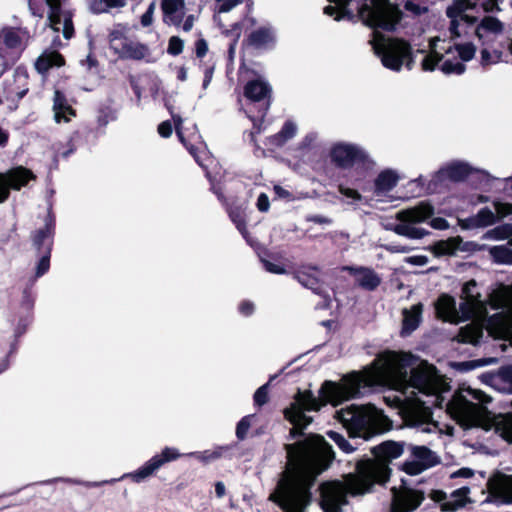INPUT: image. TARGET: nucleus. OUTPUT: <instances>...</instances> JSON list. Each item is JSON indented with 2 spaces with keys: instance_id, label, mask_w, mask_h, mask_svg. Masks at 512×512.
I'll use <instances>...</instances> for the list:
<instances>
[{
  "instance_id": "nucleus-1",
  "label": "nucleus",
  "mask_w": 512,
  "mask_h": 512,
  "mask_svg": "<svg viewBox=\"0 0 512 512\" xmlns=\"http://www.w3.org/2000/svg\"><path fill=\"white\" fill-rule=\"evenodd\" d=\"M382 385L407 394V400L421 394L428 398L416 397L406 410L405 421L422 433H438L440 428L432 420L430 406L441 407L443 393L450 388L446 379L439 375L434 366L427 362L417 363L410 353L386 351L380 354L362 373L353 372L344 376L339 383L326 381L316 398L310 391H299L290 406L284 409L285 418L293 425L291 435L296 436L306 428L312 418L308 411H318L327 403L337 406L358 395L362 386Z\"/></svg>"
},
{
  "instance_id": "nucleus-2",
  "label": "nucleus",
  "mask_w": 512,
  "mask_h": 512,
  "mask_svg": "<svg viewBox=\"0 0 512 512\" xmlns=\"http://www.w3.org/2000/svg\"><path fill=\"white\" fill-rule=\"evenodd\" d=\"M287 465L276 490L269 499L284 512H305L311 503L310 488L316 477L334 459L331 446L320 435L286 445Z\"/></svg>"
},
{
  "instance_id": "nucleus-3",
  "label": "nucleus",
  "mask_w": 512,
  "mask_h": 512,
  "mask_svg": "<svg viewBox=\"0 0 512 512\" xmlns=\"http://www.w3.org/2000/svg\"><path fill=\"white\" fill-rule=\"evenodd\" d=\"M404 448L401 443L387 441L373 448L374 460H361L354 473H349L344 480L327 482L321 485L320 505L324 512H342L348 504L347 494L362 496L372 491L375 484H382L389 478V462L399 458Z\"/></svg>"
},
{
  "instance_id": "nucleus-4",
  "label": "nucleus",
  "mask_w": 512,
  "mask_h": 512,
  "mask_svg": "<svg viewBox=\"0 0 512 512\" xmlns=\"http://www.w3.org/2000/svg\"><path fill=\"white\" fill-rule=\"evenodd\" d=\"M490 400L481 390L460 387L447 403V412L464 428L494 430L505 441L512 443V414L492 416L485 407Z\"/></svg>"
},
{
  "instance_id": "nucleus-5",
  "label": "nucleus",
  "mask_w": 512,
  "mask_h": 512,
  "mask_svg": "<svg viewBox=\"0 0 512 512\" xmlns=\"http://www.w3.org/2000/svg\"><path fill=\"white\" fill-rule=\"evenodd\" d=\"M474 45L468 43L452 46L444 40L433 38L429 43V53L422 61V69L433 71L440 64L445 74H462L465 71L463 62L471 60L475 55Z\"/></svg>"
},
{
  "instance_id": "nucleus-6",
  "label": "nucleus",
  "mask_w": 512,
  "mask_h": 512,
  "mask_svg": "<svg viewBox=\"0 0 512 512\" xmlns=\"http://www.w3.org/2000/svg\"><path fill=\"white\" fill-rule=\"evenodd\" d=\"M337 419L350 436L369 439L377 433L390 429V420L372 405L350 406L336 412Z\"/></svg>"
},
{
  "instance_id": "nucleus-7",
  "label": "nucleus",
  "mask_w": 512,
  "mask_h": 512,
  "mask_svg": "<svg viewBox=\"0 0 512 512\" xmlns=\"http://www.w3.org/2000/svg\"><path fill=\"white\" fill-rule=\"evenodd\" d=\"M476 282L468 281L462 294L464 302L460 305V311L464 318H472L471 324L461 328L458 340L463 343L476 344L483 334V322L487 316L486 303L480 299V294L475 291Z\"/></svg>"
},
{
  "instance_id": "nucleus-8",
  "label": "nucleus",
  "mask_w": 512,
  "mask_h": 512,
  "mask_svg": "<svg viewBox=\"0 0 512 512\" xmlns=\"http://www.w3.org/2000/svg\"><path fill=\"white\" fill-rule=\"evenodd\" d=\"M370 44L384 67L400 71L402 67L411 69L413 55L410 44L401 39L386 38L378 32L373 33Z\"/></svg>"
},
{
  "instance_id": "nucleus-9",
  "label": "nucleus",
  "mask_w": 512,
  "mask_h": 512,
  "mask_svg": "<svg viewBox=\"0 0 512 512\" xmlns=\"http://www.w3.org/2000/svg\"><path fill=\"white\" fill-rule=\"evenodd\" d=\"M480 7L484 12L500 11L497 0H458L446 10L450 19L449 30L453 36L460 37L468 34V28L477 23V18L469 14V11Z\"/></svg>"
},
{
  "instance_id": "nucleus-10",
  "label": "nucleus",
  "mask_w": 512,
  "mask_h": 512,
  "mask_svg": "<svg viewBox=\"0 0 512 512\" xmlns=\"http://www.w3.org/2000/svg\"><path fill=\"white\" fill-rule=\"evenodd\" d=\"M489 304L505 313L500 320L488 322L489 333L495 338L508 340L512 345V285H501L495 289L489 296Z\"/></svg>"
},
{
  "instance_id": "nucleus-11",
  "label": "nucleus",
  "mask_w": 512,
  "mask_h": 512,
  "mask_svg": "<svg viewBox=\"0 0 512 512\" xmlns=\"http://www.w3.org/2000/svg\"><path fill=\"white\" fill-rule=\"evenodd\" d=\"M362 22L371 28L393 29L401 18V11L390 0H371L359 9Z\"/></svg>"
},
{
  "instance_id": "nucleus-12",
  "label": "nucleus",
  "mask_w": 512,
  "mask_h": 512,
  "mask_svg": "<svg viewBox=\"0 0 512 512\" xmlns=\"http://www.w3.org/2000/svg\"><path fill=\"white\" fill-rule=\"evenodd\" d=\"M434 213L432 205L427 202H421L419 205L398 211L396 219L399 221L392 230L400 236L410 239H421L428 234V232L416 224L424 222L430 218Z\"/></svg>"
},
{
  "instance_id": "nucleus-13",
  "label": "nucleus",
  "mask_w": 512,
  "mask_h": 512,
  "mask_svg": "<svg viewBox=\"0 0 512 512\" xmlns=\"http://www.w3.org/2000/svg\"><path fill=\"white\" fill-rule=\"evenodd\" d=\"M332 161L339 167L348 168L355 164L371 166L367 153L360 147L349 143L334 144L330 151Z\"/></svg>"
},
{
  "instance_id": "nucleus-14",
  "label": "nucleus",
  "mask_w": 512,
  "mask_h": 512,
  "mask_svg": "<svg viewBox=\"0 0 512 512\" xmlns=\"http://www.w3.org/2000/svg\"><path fill=\"white\" fill-rule=\"evenodd\" d=\"M163 22L167 25L182 27L189 32L195 22L194 15H186L185 0H161Z\"/></svg>"
},
{
  "instance_id": "nucleus-15",
  "label": "nucleus",
  "mask_w": 512,
  "mask_h": 512,
  "mask_svg": "<svg viewBox=\"0 0 512 512\" xmlns=\"http://www.w3.org/2000/svg\"><path fill=\"white\" fill-rule=\"evenodd\" d=\"M110 46L121 58L141 60L149 55V48L146 45L121 38L117 32L111 33Z\"/></svg>"
},
{
  "instance_id": "nucleus-16",
  "label": "nucleus",
  "mask_w": 512,
  "mask_h": 512,
  "mask_svg": "<svg viewBox=\"0 0 512 512\" xmlns=\"http://www.w3.org/2000/svg\"><path fill=\"white\" fill-rule=\"evenodd\" d=\"M34 178L32 171L22 166L11 169L5 174H0V203L8 198L10 189L19 190Z\"/></svg>"
},
{
  "instance_id": "nucleus-17",
  "label": "nucleus",
  "mask_w": 512,
  "mask_h": 512,
  "mask_svg": "<svg viewBox=\"0 0 512 512\" xmlns=\"http://www.w3.org/2000/svg\"><path fill=\"white\" fill-rule=\"evenodd\" d=\"M489 497L485 502L512 504V475L497 473L487 483Z\"/></svg>"
},
{
  "instance_id": "nucleus-18",
  "label": "nucleus",
  "mask_w": 512,
  "mask_h": 512,
  "mask_svg": "<svg viewBox=\"0 0 512 512\" xmlns=\"http://www.w3.org/2000/svg\"><path fill=\"white\" fill-rule=\"evenodd\" d=\"M392 493V512H412L424 499L423 493L408 488H393Z\"/></svg>"
},
{
  "instance_id": "nucleus-19",
  "label": "nucleus",
  "mask_w": 512,
  "mask_h": 512,
  "mask_svg": "<svg viewBox=\"0 0 512 512\" xmlns=\"http://www.w3.org/2000/svg\"><path fill=\"white\" fill-rule=\"evenodd\" d=\"M469 493L470 489L468 487H461L449 495L441 490H434L431 492L430 497L435 502L441 504L443 511H456L470 502Z\"/></svg>"
},
{
  "instance_id": "nucleus-20",
  "label": "nucleus",
  "mask_w": 512,
  "mask_h": 512,
  "mask_svg": "<svg viewBox=\"0 0 512 512\" xmlns=\"http://www.w3.org/2000/svg\"><path fill=\"white\" fill-rule=\"evenodd\" d=\"M473 30L479 39L489 36H499L505 30V24L494 16H485L478 24L468 28V32Z\"/></svg>"
},
{
  "instance_id": "nucleus-21",
  "label": "nucleus",
  "mask_w": 512,
  "mask_h": 512,
  "mask_svg": "<svg viewBox=\"0 0 512 512\" xmlns=\"http://www.w3.org/2000/svg\"><path fill=\"white\" fill-rule=\"evenodd\" d=\"M423 305L421 303L414 304L410 308H405L402 311V329L401 335H410L416 330L422 320Z\"/></svg>"
},
{
  "instance_id": "nucleus-22",
  "label": "nucleus",
  "mask_w": 512,
  "mask_h": 512,
  "mask_svg": "<svg viewBox=\"0 0 512 512\" xmlns=\"http://www.w3.org/2000/svg\"><path fill=\"white\" fill-rule=\"evenodd\" d=\"M355 276L357 284L366 290H374L381 283V278L369 268L343 267Z\"/></svg>"
},
{
  "instance_id": "nucleus-23",
  "label": "nucleus",
  "mask_w": 512,
  "mask_h": 512,
  "mask_svg": "<svg viewBox=\"0 0 512 512\" xmlns=\"http://www.w3.org/2000/svg\"><path fill=\"white\" fill-rule=\"evenodd\" d=\"M470 173L471 168L467 164L455 162L439 170V172L434 177V181L438 182L442 181L443 179L460 181L467 177Z\"/></svg>"
},
{
  "instance_id": "nucleus-24",
  "label": "nucleus",
  "mask_w": 512,
  "mask_h": 512,
  "mask_svg": "<svg viewBox=\"0 0 512 512\" xmlns=\"http://www.w3.org/2000/svg\"><path fill=\"white\" fill-rule=\"evenodd\" d=\"M53 112L57 123H67L75 116V111L67 104L65 97L59 91H55L54 94Z\"/></svg>"
},
{
  "instance_id": "nucleus-25",
  "label": "nucleus",
  "mask_w": 512,
  "mask_h": 512,
  "mask_svg": "<svg viewBox=\"0 0 512 512\" xmlns=\"http://www.w3.org/2000/svg\"><path fill=\"white\" fill-rule=\"evenodd\" d=\"M496 221L495 214L488 208L481 209L475 216L460 220V226L465 229L486 227L494 224Z\"/></svg>"
},
{
  "instance_id": "nucleus-26",
  "label": "nucleus",
  "mask_w": 512,
  "mask_h": 512,
  "mask_svg": "<svg viewBox=\"0 0 512 512\" xmlns=\"http://www.w3.org/2000/svg\"><path fill=\"white\" fill-rule=\"evenodd\" d=\"M436 312L437 315L445 321L457 322L459 320L455 300L448 295H442L438 299L436 303Z\"/></svg>"
},
{
  "instance_id": "nucleus-27",
  "label": "nucleus",
  "mask_w": 512,
  "mask_h": 512,
  "mask_svg": "<svg viewBox=\"0 0 512 512\" xmlns=\"http://www.w3.org/2000/svg\"><path fill=\"white\" fill-rule=\"evenodd\" d=\"M295 277L304 287L310 288L312 290L318 289L320 271L317 267L302 266L296 272Z\"/></svg>"
},
{
  "instance_id": "nucleus-28",
  "label": "nucleus",
  "mask_w": 512,
  "mask_h": 512,
  "mask_svg": "<svg viewBox=\"0 0 512 512\" xmlns=\"http://www.w3.org/2000/svg\"><path fill=\"white\" fill-rule=\"evenodd\" d=\"M64 64L61 54L56 51H45L37 59L35 67L38 72L45 73L52 67H60Z\"/></svg>"
},
{
  "instance_id": "nucleus-29",
  "label": "nucleus",
  "mask_w": 512,
  "mask_h": 512,
  "mask_svg": "<svg viewBox=\"0 0 512 512\" xmlns=\"http://www.w3.org/2000/svg\"><path fill=\"white\" fill-rule=\"evenodd\" d=\"M270 86L264 80L257 79L250 81L245 86V96L253 101H260L269 95Z\"/></svg>"
},
{
  "instance_id": "nucleus-30",
  "label": "nucleus",
  "mask_w": 512,
  "mask_h": 512,
  "mask_svg": "<svg viewBox=\"0 0 512 512\" xmlns=\"http://www.w3.org/2000/svg\"><path fill=\"white\" fill-rule=\"evenodd\" d=\"M160 468V461L155 460L152 457L138 470L130 473H126L122 478H130L135 483H140L146 478L152 476Z\"/></svg>"
},
{
  "instance_id": "nucleus-31",
  "label": "nucleus",
  "mask_w": 512,
  "mask_h": 512,
  "mask_svg": "<svg viewBox=\"0 0 512 512\" xmlns=\"http://www.w3.org/2000/svg\"><path fill=\"white\" fill-rule=\"evenodd\" d=\"M400 176L394 170L387 169L382 171L375 180V188L377 193L388 192L398 183Z\"/></svg>"
},
{
  "instance_id": "nucleus-32",
  "label": "nucleus",
  "mask_w": 512,
  "mask_h": 512,
  "mask_svg": "<svg viewBox=\"0 0 512 512\" xmlns=\"http://www.w3.org/2000/svg\"><path fill=\"white\" fill-rule=\"evenodd\" d=\"M249 41L256 48H266L275 42V33L269 27H262L251 33Z\"/></svg>"
},
{
  "instance_id": "nucleus-33",
  "label": "nucleus",
  "mask_w": 512,
  "mask_h": 512,
  "mask_svg": "<svg viewBox=\"0 0 512 512\" xmlns=\"http://www.w3.org/2000/svg\"><path fill=\"white\" fill-rule=\"evenodd\" d=\"M492 386L501 392L512 394V366L502 368L492 378Z\"/></svg>"
},
{
  "instance_id": "nucleus-34",
  "label": "nucleus",
  "mask_w": 512,
  "mask_h": 512,
  "mask_svg": "<svg viewBox=\"0 0 512 512\" xmlns=\"http://www.w3.org/2000/svg\"><path fill=\"white\" fill-rule=\"evenodd\" d=\"M460 243L461 239L458 237L441 240L432 246V251L436 256L450 255L459 248Z\"/></svg>"
},
{
  "instance_id": "nucleus-35",
  "label": "nucleus",
  "mask_w": 512,
  "mask_h": 512,
  "mask_svg": "<svg viewBox=\"0 0 512 512\" xmlns=\"http://www.w3.org/2000/svg\"><path fill=\"white\" fill-rule=\"evenodd\" d=\"M484 239L488 240H508L509 244L512 245V225L504 224L498 227H495L489 231H487L484 236Z\"/></svg>"
},
{
  "instance_id": "nucleus-36",
  "label": "nucleus",
  "mask_w": 512,
  "mask_h": 512,
  "mask_svg": "<svg viewBox=\"0 0 512 512\" xmlns=\"http://www.w3.org/2000/svg\"><path fill=\"white\" fill-rule=\"evenodd\" d=\"M489 253L494 262L504 265H512V250L505 246H493L490 248Z\"/></svg>"
},
{
  "instance_id": "nucleus-37",
  "label": "nucleus",
  "mask_w": 512,
  "mask_h": 512,
  "mask_svg": "<svg viewBox=\"0 0 512 512\" xmlns=\"http://www.w3.org/2000/svg\"><path fill=\"white\" fill-rule=\"evenodd\" d=\"M347 3L348 0H329V5L324 8V13L335 20H340L346 13Z\"/></svg>"
},
{
  "instance_id": "nucleus-38",
  "label": "nucleus",
  "mask_w": 512,
  "mask_h": 512,
  "mask_svg": "<svg viewBox=\"0 0 512 512\" xmlns=\"http://www.w3.org/2000/svg\"><path fill=\"white\" fill-rule=\"evenodd\" d=\"M412 457L422 462L426 468L435 464L433 453L425 446H413L411 448Z\"/></svg>"
},
{
  "instance_id": "nucleus-39",
  "label": "nucleus",
  "mask_w": 512,
  "mask_h": 512,
  "mask_svg": "<svg viewBox=\"0 0 512 512\" xmlns=\"http://www.w3.org/2000/svg\"><path fill=\"white\" fill-rule=\"evenodd\" d=\"M297 132V126L292 121H288L284 124L282 130L275 136L272 137V142L277 146L283 145L286 141L291 139Z\"/></svg>"
},
{
  "instance_id": "nucleus-40",
  "label": "nucleus",
  "mask_w": 512,
  "mask_h": 512,
  "mask_svg": "<svg viewBox=\"0 0 512 512\" xmlns=\"http://www.w3.org/2000/svg\"><path fill=\"white\" fill-rule=\"evenodd\" d=\"M126 5V0H100L91 4V9L95 13H106L110 9L123 8Z\"/></svg>"
},
{
  "instance_id": "nucleus-41",
  "label": "nucleus",
  "mask_w": 512,
  "mask_h": 512,
  "mask_svg": "<svg viewBox=\"0 0 512 512\" xmlns=\"http://www.w3.org/2000/svg\"><path fill=\"white\" fill-rule=\"evenodd\" d=\"M240 3H242V0H216L215 21L219 26H223L221 14L229 12Z\"/></svg>"
},
{
  "instance_id": "nucleus-42",
  "label": "nucleus",
  "mask_w": 512,
  "mask_h": 512,
  "mask_svg": "<svg viewBox=\"0 0 512 512\" xmlns=\"http://www.w3.org/2000/svg\"><path fill=\"white\" fill-rule=\"evenodd\" d=\"M224 449V447H218L213 450L191 453L190 455L195 457L199 461L209 463L211 461L219 459L222 456Z\"/></svg>"
},
{
  "instance_id": "nucleus-43",
  "label": "nucleus",
  "mask_w": 512,
  "mask_h": 512,
  "mask_svg": "<svg viewBox=\"0 0 512 512\" xmlns=\"http://www.w3.org/2000/svg\"><path fill=\"white\" fill-rule=\"evenodd\" d=\"M501 59H502V52L499 50L490 51L488 49H483L481 51V64L483 66L496 64V63L500 62Z\"/></svg>"
},
{
  "instance_id": "nucleus-44",
  "label": "nucleus",
  "mask_w": 512,
  "mask_h": 512,
  "mask_svg": "<svg viewBox=\"0 0 512 512\" xmlns=\"http://www.w3.org/2000/svg\"><path fill=\"white\" fill-rule=\"evenodd\" d=\"M330 439H332L337 446L345 453H352L354 451V448L352 445L344 438L343 435L339 434L338 432L329 431L327 433Z\"/></svg>"
},
{
  "instance_id": "nucleus-45",
  "label": "nucleus",
  "mask_w": 512,
  "mask_h": 512,
  "mask_svg": "<svg viewBox=\"0 0 512 512\" xmlns=\"http://www.w3.org/2000/svg\"><path fill=\"white\" fill-rule=\"evenodd\" d=\"M179 457H180V453L178 452L177 449L171 448V447H166L163 449L161 454L155 455L154 459L160 461V467H161L165 463L176 460Z\"/></svg>"
},
{
  "instance_id": "nucleus-46",
  "label": "nucleus",
  "mask_w": 512,
  "mask_h": 512,
  "mask_svg": "<svg viewBox=\"0 0 512 512\" xmlns=\"http://www.w3.org/2000/svg\"><path fill=\"white\" fill-rule=\"evenodd\" d=\"M403 471H405L409 475H418L422 473L427 468L422 462L416 460L415 458L406 461L402 466Z\"/></svg>"
},
{
  "instance_id": "nucleus-47",
  "label": "nucleus",
  "mask_w": 512,
  "mask_h": 512,
  "mask_svg": "<svg viewBox=\"0 0 512 512\" xmlns=\"http://www.w3.org/2000/svg\"><path fill=\"white\" fill-rule=\"evenodd\" d=\"M496 362H497L496 358H482V359L463 362L460 365H461L462 369H464V370H472V369H475L478 367L495 364Z\"/></svg>"
},
{
  "instance_id": "nucleus-48",
  "label": "nucleus",
  "mask_w": 512,
  "mask_h": 512,
  "mask_svg": "<svg viewBox=\"0 0 512 512\" xmlns=\"http://www.w3.org/2000/svg\"><path fill=\"white\" fill-rule=\"evenodd\" d=\"M252 418L253 416L249 415V416H245L244 418H242L239 423L237 424V427H236V436L240 439V440H243L246 435H247V432L249 430V428L251 427V423H252Z\"/></svg>"
},
{
  "instance_id": "nucleus-49",
  "label": "nucleus",
  "mask_w": 512,
  "mask_h": 512,
  "mask_svg": "<svg viewBox=\"0 0 512 512\" xmlns=\"http://www.w3.org/2000/svg\"><path fill=\"white\" fill-rule=\"evenodd\" d=\"M51 236V229L49 227H45L44 229L39 230L36 235L34 236V244L38 247H40L42 244H45L47 242V247L50 248V239Z\"/></svg>"
},
{
  "instance_id": "nucleus-50",
  "label": "nucleus",
  "mask_w": 512,
  "mask_h": 512,
  "mask_svg": "<svg viewBox=\"0 0 512 512\" xmlns=\"http://www.w3.org/2000/svg\"><path fill=\"white\" fill-rule=\"evenodd\" d=\"M50 266V248L46 247L45 255H43L37 265L36 275L38 277L45 274Z\"/></svg>"
},
{
  "instance_id": "nucleus-51",
  "label": "nucleus",
  "mask_w": 512,
  "mask_h": 512,
  "mask_svg": "<svg viewBox=\"0 0 512 512\" xmlns=\"http://www.w3.org/2000/svg\"><path fill=\"white\" fill-rule=\"evenodd\" d=\"M184 42L179 37L173 36L169 39L167 51L171 55H178L183 51Z\"/></svg>"
},
{
  "instance_id": "nucleus-52",
  "label": "nucleus",
  "mask_w": 512,
  "mask_h": 512,
  "mask_svg": "<svg viewBox=\"0 0 512 512\" xmlns=\"http://www.w3.org/2000/svg\"><path fill=\"white\" fill-rule=\"evenodd\" d=\"M494 207L500 218L512 214V204L510 203L495 202Z\"/></svg>"
},
{
  "instance_id": "nucleus-53",
  "label": "nucleus",
  "mask_w": 512,
  "mask_h": 512,
  "mask_svg": "<svg viewBox=\"0 0 512 512\" xmlns=\"http://www.w3.org/2000/svg\"><path fill=\"white\" fill-rule=\"evenodd\" d=\"M268 400L267 385L261 386L254 394V401L257 405H263Z\"/></svg>"
},
{
  "instance_id": "nucleus-54",
  "label": "nucleus",
  "mask_w": 512,
  "mask_h": 512,
  "mask_svg": "<svg viewBox=\"0 0 512 512\" xmlns=\"http://www.w3.org/2000/svg\"><path fill=\"white\" fill-rule=\"evenodd\" d=\"M155 6L151 4L147 11L141 17V24L145 27L150 26L153 22Z\"/></svg>"
},
{
  "instance_id": "nucleus-55",
  "label": "nucleus",
  "mask_w": 512,
  "mask_h": 512,
  "mask_svg": "<svg viewBox=\"0 0 512 512\" xmlns=\"http://www.w3.org/2000/svg\"><path fill=\"white\" fill-rule=\"evenodd\" d=\"M172 118H173V121H174L176 133H177L180 141L182 143H185L184 131H183V128H182L183 119L179 115H175V114L172 115Z\"/></svg>"
},
{
  "instance_id": "nucleus-56",
  "label": "nucleus",
  "mask_w": 512,
  "mask_h": 512,
  "mask_svg": "<svg viewBox=\"0 0 512 512\" xmlns=\"http://www.w3.org/2000/svg\"><path fill=\"white\" fill-rule=\"evenodd\" d=\"M407 263L416 266H424L428 263V258L423 255L410 256L405 259Z\"/></svg>"
},
{
  "instance_id": "nucleus-57",
  "label": "nucleus",
  "mask_w": 512,
  "mask_h": 512,
  "mask_svg": "<svg viewBox=\"0 0 512 512\" xmlns=\"http://www.w3.org/2000/svg\"><path fill=\"white\" fill-rule=\"evenodd\" d=\"M158 133L162 137H165V138L171 136V134H172V124L169 121H163L158 126Z\"/></svg>"
},
{
  "instance_id": "nucleus-58",
  "label": "nucleus",
  "mask_w": 512,
  "mask_h": 512,
  "mask_svg": "<svg viewBox=\"0 0 512 512\" xmlns=\"http://www.w3.org/2000/svg\"><path fill=\"white\" fill-rule=\"evenodd\" d=\"M225 32L227 35L232 36L234 39L233 43L230 45V52H233V50L235 48V44L240 37V27L238 24H234L233 28L231 30H226Z\"/></svg>"
},
{
  "instance_id": "nucleus-59",
  "label": "nucleus",
  "mask_w": 512,
  "mask_h": 512,
  "mask_svg": "<svg viewBox=\"0 0 512 512\" xmlns=\"http://www.w3.org/2000/svg\"><path fill=\"white\" fill-rule=\"evenodd\" d=\"M430 225L432 228L438 229V230H444L449 227L448 222L444 218H441V217L433 218L430 221Z\"/></svg>"
},
{
  "instance_id": "nucleus-60",
  "label": "nucleus",
  "mask_w": 512,
  "mask_h": 512,
  "mask_svg": "<svg viewBox=\"0 0 512 512\" xmlns=\"http://www.w3.org/2000/svg\"><path fill=\"white\" fill-rule=\"evenodd\" d=\"M339 191L342 195L348 197V198H351L353 200H360L361 199V195L358 193V191L354 190V189H350V188H346V187H343V186H340L339 187Z\"/></svg>"
},
{
  "instance_id": "nucleus-61",
  "label": "nucleus",
  "mask_w": 512,
  "mask_h": 512,
  "mask_svg": "<svg viewBox=\"0 0 512 512\" xmlns=\"http://www.w3.org/2000/svg\"><path fill=\"white\" fill-rule=\"evenodd\" d=\"M264 267L270 273H275V274H284L285 273V269L283 267H281L278 264L269 262V261L264 262Z\"/></svg>"
},
{
  "instance_id": "nucleus-62",
  "label": "nucleus",
  "mask_w": 512,
  "mask_h": 512,
  "mask_svg": "<svg viewBox=\"0 0 512 512\" xmlns=\"http://www.w3.org/2000/svg\"><path fill=\"white\" fill-rule=\"evenodd\" d=\"M257 207L262 212H266L269 209V199L266 194L262 193L259 195Z\"/></svg>"
},
{
  "instance_id": "nucleus-63",
  "label": "nucleus",
  "mask_w": 512,
  "mask_h": 512,
  "mask_svg": "<svg viewBox=\"0 0 512 512\" xmlns=\"http://www.w3.org/2000/svg\"><path fill=\"white\" fill-rule=\"evenodd\" d=\"M208 51L207 42L204 39H200L196 42V55L198 57H203L206 55Z\"/></svg>"
},
{
  "instance_id": "nucleus-64",
  "label": "nucleus",
  "mask_w": 512,
  "mask_h": 512,
  "mask_svg": "<svg viewBox=\"0 0 512 512\" xmlns=\"http://www.w3.org/2000/svg\"><path fill=\"white\" fill-rule=\"evenodd\" d=\"M254 310V305L250 302H243L240 305V312L243 315H250Z\"/></svg>"
}]
</instances>
